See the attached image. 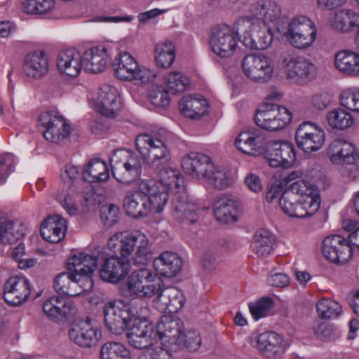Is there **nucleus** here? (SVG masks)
Wrapping results in <instances>:
<instances>
[{
	"instance_id": "nucleus-1",
	"label": "nucleus",
	"mask_w": 359,
	"mask_h": 359,
	"mask_svg": "<svg viewBox=\"0 0 359 359\" xmlns=\"http://www.w3.org/2000/svg\"><path fill=\"white\" fill-rule=\"evenodd\" d=\"M320 202L318 187L303 180L291 184L279 199L280 207L286 215L301 219L313 216Z\"/></svg>"
},
{
	"instance_id": "nucleus-2",
	"label": "nucleus",
	"mask_w": 359,
	"mask_h": 359,
	"mask_svg": "<svg viewBox=\"0 0 359 359\" xmlns=\"http://www.w3.org/2000/svg\"><path fill=\"white\" fill-rule=\"evenodd\" d=\"M106 48L94 47L86 50L82 55L75 48L62 51L57 58V68L62 74L70 77L77 76L81 68L86 72L99 73L104 70L107 64Z\"/></svg>"
},
{
	"instance_id": "nucleus-3",
	"label": "nucleus",
	"mask_w": 359,
	"mask_h": 359,
	"mask_svg": "<svg viewBox=\"0 0 359 359\" xmlns=\"http://www.w3.org/2000/svg\"><path fill=\"white\" fill-rule=\"evenodd\" d=\"M170 137L171 133L165 130L142 133L136 137V149L150 168L159 169L168 165L171 159Z\"/></svg>"
},
{
	"instance_id": "nucleus-4",
	"label": "nucleus",
	"mask_w": 359,
	"mask_h": 359,
	"mask_svg": "<svg viewBox=\"0 0 359 359\" xmlns=\"http://www.w3.org/2000/svg\"><path fill=\"white\" fill-rule=\"evenodd\" d=\"M166 320L167 316H163L156 325H154L137 318V320L132 323L126 334L128 343L136 349L147 348L158 341L164 346L165 332L160 327L165 325Z\"/></svg>"
},
{
	"instance_id": "nucleus-5",
	"label": "nucleus",
	"mask_w": 359,
	"mask_h": 359,
	"mask_svg": "<svg viewBox=\"0 0 359 359\" xmlns=\"http://www.w3.org/2000/svg\"><path fill=\"white\" fill-rule=\"evenodd\" d=\"M102 313L106 328L111 333L121 334L137 320V311L120 300H110L103 306Z\"/></svg>"
},
{
	"instance_id": "nucleus-6",
	"label": "nucleus",
	"mask_w": 359,
	"mask_h": 359,
	"mask_svg": "<svg viewBox=\"0 0 359 359\" xmlns=\"http://www.w3.org/2000/svg\"><path fill=\"white\" fill-rule=\"evenodd\" d=\"M164 324L160 327L165 332L164 346L176 344L189 351H196L201 346V338L199 333L194 330L185 331L180 318L167 316Z\"/></svg>"
},
{
	"instance_id": "nucleus-7",
	"label": "nucleus",
	"mask_w": 359,
	"mask_h": 359,
	"mask_svg": "<svg viewBox=\"0 0 359 359\" xmlns=\"http://www.w3.org/2000/svg\"><path fill=\"white\" fill-rule=\"evenodd\" d=\"M249 15L239 18L235 22V28L239 31L259 25H266L268 22L276 23L281 16L279 5L272 0H259L250 5Z\"/></svg>"
},
{
	"instance_id": "nucleus-8",
	"label": "nucleus",
	"mask_w": 359,
	"mask_h": 359,
	"mask_svg": "<svg viewBox=\"0 0 359 359\" xmlns=\"http://www.w3.org/2000/svg\"><path fill=\"white\" fill-rule=\"evenodd\" d=\"M281 58V65L287 79L292 82L304 85L316 78V67L309 59L292 56L289 52L284 53Z\"/></svg>"
},
{
	"instance_id": "nucleus-9",
	"label": "nucleus",
	"mask_w": 359,
	"mask_h": 359,
	"mask_svg": "<svg viewBox=\"0 0 359 359\" xmlns=\"http://www.w3.org/2000/svg\"><path fill=\"white\" fill-rule=\"evenodd\" d=\"M316 34L315 23L307 17L300 15L288 24L285 36L292 46L303 50L313 43Z\"/></svg>"
},
{
	"instance_id": "nucleus-10",
	"label": "nucleus",
	"mask_w": 359,
	"mask_h": 359,
	"mask_svg": "<svg viewBox=\"0 0 359 359\" xmlns=\"http://www.w3.org/2000/svg\"><path fill=\"white\" fill-rule=\"evenodd\" d=\"M292 116L285 107L274 103H265L255 114V123L260 128L277 131L290 123Z\"/></svg>"
},
{
	"instance_id": "nucleus-11",
	"label": "nucleus",
	"mask_w": 359,
	"mask_h": 359,
	"mask_svg": "<svg viewBox=\"0 0 359 359\" xmlns=\"http://www.w3.org/2000/svg\"><path fill=\"white\" fill-rule=\"evenodd\" d=\"M115 76L123 81H140L142 83L153 82L156 75L149 69H141L134 57L128 53H123L112 65Z\"/></svg>"
},
{
	"instance_id": "nucleus-12",
	"label": "nucleus",
	"mask_w": 359,
	"mask_h": 359,
	"mask_svg": "<svg viewBox=\"0 0 359 359\" xmlns=\"http://www.w3.org/2000/svg\"><path fill=\"white\" fill-rule=\"evenodd\" d=\"M235 24L233 29L227 25H220L212 30L209 43L212 52L221 57L231 56L236 49L238 41Z\"/></svg>"
},
{
	"instance_id": "nucleus-13",
	"label": "nucleus",
	"mask_w": 359,
	"mask_h": 359,
	"mask_svg": "<svg viewBox=\"0 0 359 359\" xmlns=\"http://www.w3.org/2000/svg\"><path fill=\"white\" fill-rule=\"evenodd\" d=\"M201 209L191 200L184 190L176 191L171 195L170 214L179 223L194 224L197 222Z\"/></svg>"
},
{
	"instance_id": "nucleus-14",
	"label": "nucleus",
	"mask_w": 359,
	"mask_h": 359,
	"mask_svg": "<svg viewBox=\"0 0 359 359\" xmlns=\"http://www.w3.org/2000/svg\"><path fill=\"white\" fill-rule=\"evenodd\" d=\"M298 147L306 153L319 150L325 142V133L316 124L305 121L299 126L295 133Z\"/></svg>"
},
{
	"instance_id": "nucleus-15",
	"label": "nucleus",
	"mask_w": 359,
	"mask_h": 359,
	"mask_svg": "<svg viewBox=\"0 0 359 359\" xmlns=\"http://www.w3.org/2000/svg\"><path fill=\"white\" fill-rule=\"evenodd\" d=\"M242 69L247 77L261 83L269 81L273 72L270 60L259 53L246 55L243 59Z\"/></svg>"
},
{
	"instance_id": "nucleus-16",
	"label": "nucleus",
	"mask_w": 359,
	"mask_h": 359,
	"mask_svg": "<svg viewBox=\"0 0 359 359\" xmlns=\"http://www.w3.org/2000/svg\"><path fill=\"white\" fill-rule=\"evenodd\" d=\"M265 156L271 167L289 168L296 159L294 144L288 141H271L266 144Z\"/></svg>"
},
{
	"instance_id": "nucleus-17",
	"label": "nucleus",
	"mask_w": 359,
	"mask_h": 359,
	"mask_svg": "<svg viewBox=\"0 0 359 359\" xmlns=\"http://www.w3.org/2000/svg\"><path fill=\"white\" fill-rule=\"evenodd\" d=\"M103 259H104V252L99 248L92 255L81 252L74 255L68 259L67 269L74 272L81 279H89Z\"/></svg>"
},
{
	"instance_id": "nucleus-18",
	"label": "nucleus",
	"mask_w": 359,
	"mask_h": 359,
	"mask_svg": "<svg viewBox=\"0 0 359 359\" xmlns=\"http://www.w3.org/2000/svg\"><path fill=\"white\" fill-rule=\"evenodd\" d=\"M30 292L29 281L26 277L11 276L4 285L3 297L8 305L17 306L28 300Z\"/></svg>"
},
{
	"instance_id": "nucleus-19",
	"label": "nucleus",
	"mask_w": 359,
	"mask_h": 359,
	"mask_svg": "<svg viewBox=\"0 0 359 359\" xmlns=\"http://www.w3.org/2000/svg\"><path fill=\"white\" fill-rule=\"evenodd\" d=\"M39 122L44 128L43 135L49 142H60L70 133V126L62 116L50 111L41 113Z\"/></svg>"
},
{
	"instance_id": "nucleus-20",
	"label": "nucleus",
	"mask_w": 359,
	"mask_h": 359,
	"mask_svg": "<svg viewBox=\"0 0 359 359\" xmlns=\"http://www.w3.org/2000/svg\"><path fill=\"white\" fill-rule=\"evenodd\" d=\"M352 248L348 239L339 235L327 236L323 241L322 252L331 262L344 264L352 255Z\"/></svg>"
},
{
	"instance_id": "nucleus-21",
	"label": "nucleus",
	"mask_w": 359,
	"mask_h": 359,
	"mask_svg": "<svg viewBox=\"0 0 359 359\" xmlns=\"http://www.w3.org/2000/svg\"><path fill=\"white\" fill-rule=\"evenodd\" d=\"M91 322V319L86 317L85 320L74 323L69 330L70 340L81 347L89 348L95 345L101 334Z\"/></svg>"
},
{
	"instance_id": "nucleus-22",
	"label": "nucleus",
	"mask_w": 359,
	"mask_h": 359,
	"mask_svg": "<svg viewBox=\"0 0 359 359\" xmlns=\"http://www.w3.org/2000/svg\"><path fill=\"white\" fill-rule=\"evenodd\" d=\"M100 276L102 280L116 283L123 279L129 272L130 262L129 259H122L118 255L107 257L101 262Z\"/></svg>"
},
{
	"instance_id": "nucleus-23",
	"label": "nucleus",
	"mask_w": 359,
	"mask_h": 359,
	"mask_svg": "<svg viewBox=\"0 0 359 359\" xmlns=\"http://www.w3.org/2000/svg\"><path fill=\"white\" fill-rule=\"evenodd\" d=\"M181 165L187 175L192 178L204 180L213 169L214 163L204 154L191 152L182 158Z\"/></svg>"
},
{
	"instance_id": "nucleus-24",
	"label": "nucleus",
	"mask_w": 359,
	"mask_h": 359,
	"mask_svg": "<svg viewBox=\"0 0 359 359\" xmlns=\"http://www.w3.org/2000/svg\"><path fill=\"white\" fill-rule=\"evenodd\" d=\"M236 33L243 34L242 42L245 47L250 49H266L273 41L271 29L266 25L259 24V27H246L243 31L236 29Z\"/></svg>"
},
{
	"instance_id": "nucleus-25",
	"label": "nucleus",
	"mask_w": 359,
	"mask_h": 359,
	"mask_svg": "<svg viewBox=\"0 0 359 359\" xmlns=\"http://www.w3.org/2000/svg\"><path fill=\"white\" fill-rule=\"evenodd\" d=\"M145 237L140 233H117L110 238L108 246L115 254L119 253L121 258L128 259L135 246H137Z\"/></svg>"
},
{
	"instance_id": "nucleus-26",
	"label": "nucleus",
	"mask_w": 359,
	"mask_h": 359,
	"mask_svg": "<svg viewBox=\"0 0 359 359\" xmlns=\"http://www.w3.org/2000/svg\"><path fill=\"white\" fill-rule=\"evenodd\" d=\"M119 154L125 159L123 163V170L121 172H113L114 177L117 181L124 184H130L139 179L142 166L138 155L129 150H120Z\"/></svg>"
},
{
	"instance_id": "nucleus-27",
	"label": "nucleus",
	"mask_w": 359,
	"mask_h": 359,
	"mask_svg": "<svg viewBox=\"0 0 359 359\" xmlns=\"http://www.w3.org/2000/svg\"><path fill=\"white\" fill-rule=\"evenodd\" d=\"M186 299L181 290L175 287H164L154 299L157 309L163 313H176L182 309Z\"/></svg>"
},
{
	"instance_id": "nucleus-28",
	"label": "nucleus",
	"mask_w": 359,
	"mask_h": 359,
	"mask_svg": "<svg viewBox=\"0 0 359 359\" xmlns=\"http://www.w3.org/2000/svg\"><path fill=\"white\" fill-rule=\"evenodd\" d=\"M122 108V102L116 88L109 85L100 87L97 97V110L104 116L114 118Z\"/></svg>"
},
{
	"instance_id": "nucleus-29",
	"label": "nucleus",
	"mask_w": 359,
	"mask_h": 359,
	"mask_svg": "<svg viewBox=\"0 0 359 359\" xmlns=\"http://www.w3.org/2000/svg\"><path fill=\"white\" fill-rule=\"evenodd\" d=\"M330 161L336 164H353L359 158V154L354 145L342 139H337L327 148Z\"/></svg>"
},
{
	"instance_id": "nucleus-30",
	"label": "nucleus",
	"mask_w": 359,
	"mask_h": 359,
	"mask_svg": "<svg viewBox=\"0 0 359 359\" xmlns=\"http://www.w3.org/2000/svg\"><path fill=\"white\" fill-rule=\"evenodd\" d=\"M147 200L148 196L142 189L141 182L138 190L128 193L124 196L123 205L126 213L133 218L147 216L150 212Z\"/></svg>"
},
{
	"instance_id": "nucleus-31",
	"label": "nucleus",
	"mask_w": 359,
	"mask_h": 359,
	"mask_svg": "<svg viewBox=\"0 0 359 359\" xmlns=\"http://www.w3.org/2000/svg\"><path fill=\"white\" fill-rule=\"evenodd\" d=\"M74 310L72 301L62 296H53L43 304L45 315L55 322H59L72 314Z\"/></svg>"
},
{
	"instance_id": "nucleus-32",
	"label": "nucleus",
	"mask_w": 359,
	"mask_h": 359,
	"mask_svg": "<svg viewBox=\"0 0 359 359\" xmlns=\"http://www.w3.org/2000/svg\"><path fill=\"white\" fill-rule=\"evenodd\" d=\"M266 140V135L259 129L243 131L237 136L235 144L238 149L248 155H255Z\"/></svg>"
},
{
	"instance_id": "nucleus-33",
	"label": "nucleus",
	"mask_w": 359,
	"mask_h": 359,
	"mask_svg": "<svg viewBox=\"0 0 359 359\" xmlns=\"http://www.w3.org/2000/svg\"><path fill=\"white\" fill-rule=\"evenodd\" d=\"M42 238L50 243H57L61 241L67 231V221L58 215L45 219L41 224Z\"/></svg>"
},
{
	"instance_id": "nucleus-34",
	"label": "nucleus",
	"mask_w": 359,
	"mask_h": 359,
	"mask_svg": "<svg viewBox=\"0 0 359 359\" xmlns=\"http://www.w3.org/2000/svg\"><path fill=\"white\" fill-rule=\"evenodd\" d=\"M142 189L148 196V206L149 211H154L160 213L165 205L167 203L169 197L171 198V192L165 187H160L154 182H142Z\"/></svg>"
},
{
	"instance_id": "nucleus-35",
	"label": "nucleus",
	"mask_w": 359,
	"mask_h": 359,
	"mask_svg": "<svg viewBox=\"0 0 359 359\" xmlns=\"http://www.w3.org/2000/svg\"><path fill=\"white\" fill-rule=\"evenodd\" d=\"M213 209L216 219L221 223L235 222L237 220V203L229 196H217Z\"/></svg>"
},
{
	"instance_id": "nucleus-36",
	"label": "nucleus",
	"mask_w": 359,
	"mask_h": 359,
	"mask_svg": "<svg viewBox=\"0 0 359 359\" xmlns=\"http://www.w3.org/2000/svg\"><path fill=\"white\" fill-rule=\"evenodd\" d=\"M154 266L161 276L172 278L180 271L182 261L177 253L166 251L154 260Z\"/></svg>"
},
{
	"instance_id": "nucleus-37",
	"label": "nucleus",
	"mask_w": 359,
	"mask_h": 359,
	"mask_svg": "<svg viewBox=\"0 0 359 359\" xmlns=\"http://www.w3.org/2000/svg\"><path fill=\"white\" fill-rule=\"evenodd\" d=\"M282 337L275 332L260 334L257 340L258 350L268 358H275L284 353Z\"/></svg>"
},
{
	"instance_id": "nucleus-38",
	"label": "nucleus",
	"mask_w": 359,
	"mask_h": 359,
	"mask_svg": "<svg viewBox=\"0 0 359 359\" xmlns=\"http://www.w3.org/2000/svg\"><path fill=\"white\" fill-rule=\"evenodd\" d=\"M24 72L32 79H41L48 70V61L43 50L27 54L24 66Z\"/></svg>"
},
{
	"instance_id": "nucleus-39",
	"label": "nucleus",
	"mask_w": 359,
	"mask_h": 359,
	"mask_svg": "<svg viewBox=\"0 0 359 359\" xmlns=\"http://www.w3.org/2000/svg\"><path fill=\"white\" fill-rule=\"evenodd\" d=\"M25 235V227L17 219L0 217V244H12Z\"/></svg>"
},
{
	"instance_id": "nucleus-40",
	"label": "nucleus",
	"mask_w": 359,
	"mask_h": 359,
	"mask_svg": "<svg viewBox=\"0 0 359 359\" xmlns=\"http://www.w3.org/2000/svg\"><path fill=\"white\" fill-rule=\"evenodd\" d=\"M334 67L348 76H359V54L348 50L336 53Z\"/></svg>"
},
{
	"instance_id": "nucleus-41",
	"label": "nucleus",
	"mask_w": 359,
	"mask_h": 359,
	"mask_svg": "<svg viewBox=\"0 0 359 359\" xmlns=\"http://www.w3.org/2000/svg\"><path fill=\"white\" fill-rule=\"evenodd\" d=\"M207 102L201 96L198 97L187 95L179 102V109L186 117L191 119H200L204 114Z\"/></svg>"
},
{
	"instance_id": "nucleus-42",
	"label": "nucleus",
	"mask_w": 359,
	"mask_h": 359,
	"mask_svg": "<svg viewBox=\"0 0 359 359\" xmlns=\"http://www.w3.org/2000/svg\"><path fill=\"white\" fill-rule=\"evenodd\" d=\"M158 175L159 182L163 187L171 192V195L176 191L184 190L183 186L184 179L179 171L171 167L163 166L159 169H154Z\"/></svg>"
},
{
	"instance_id": "nucleus-43",
	"label": "nucleus",
	"mask_w": 359,
	"mask_h": 359,
	"mask_svg": "<svg viewBox=\"0 0 359 359\" xmlns=\"http://www.w3.org/2000/svg\"><path fill=\"white\" fill-rule=\"evenodd\" d=\"M109 177L107 163L100 158L90 160L83 172L84 180L90 183L104 182Z\"/></svg>"
},
{
	"instance_id": "nucleus-44",
	"label": "nucleus",
	"mask_w": 359,
	"mask_h": 359,
	"mask_svg": "<svg viewBox=\"0 0 359 359\" xmlns=\"http://www.w3.org/2000/svg\"><path fill=\"white\" fill-rule=\"evenodd\" d=\"M81 279L74 273L62 272L59 273L54 280V288L57 293L66 296L74 297L80 294L73 290L72 286H76Z\"/></svg>"
},
{
	"instance_id": "nucleus-45",
	"label": "nucleus",
	"mask_w": 359,
	"mask_h": 359,
	"mask_svg": "<svg viewBox=\"0 0 359 359\" xmlns=\"http://www.w3.org/2000/svg\"><path fill=\"white\" fill-rule=\"evenodd\" d=\"M332 25L342 32H348L354 28L359 30V15L351 10L341 9L336 12Z\"/></svg>"
},
{
	"instance_id": "nucleus-46",
	"label": "nucleus",
	"mask_w": 359,
	"mask_h": 359,
	"mask_svg": "<svg viewBox=\"0 0 359 359\" xmlns=\"http://www.w3.org/2000/svg\"><path fill=\"white\" fill-rule=\"evenodd\" d=\"M255 238V252L259 257L270 255L276 245L274 235L267 229H261L256 231Z\"/></svg>"
},
{
	"instance_id": "nucleus-47",
	"label": "nucleus",
	"mask_w": 359,
	"mask_h": 359,
	"mask_svg": "<svg viewBox=\"0 0 359 359\" xmlns=\"http://www.w3.org/2000/svg\"><path fill=\"white\" fill-rule=\"evenodd\" d=\"M155 61L162 68L170 67L175 59V46L170 41L159 42L155 46Z\"/></svg>"
},
{
	"instance_id": "nucleus-48",
	"label": "nucleus",
	"mask_w": 359,
	"mask_h": 359,
	"mask_svg": "<svg viewBox=\"0 0 359 359\" xmlns=\"http://www.w3.org/2000/svg\"><path fill=\"white\" fill-rule=\"evenodd\" d=\"M204 181L219 190L226 189L233 183L231 173L215 164L213 169L208 174Z\"/></svg>"
},
{
	"instance_id": "nucleus-49",
	"label": "nucleus",
	"mask_w": 359,
	"mask_h": 359,
	"mask_svg": "<svg viewBox=\"0 0 359 359\" xmlns=\"http://www.w3.org/2000/svg\"><path fill=\"white\" fill-rule=\"evenodd\" d=\"M101 359H130V351L121 343L107 341L100 348Z\"/></svg>"
},
{
	"instance_id": "nucleus-50",
	"label": "nucleus",
	"mask_w": 359,
	"mask_h": 359,
	"mask_svg": "<svg viewBox=\"0 0 359 359\" xmlns=\"http://www.w3.org/2000/svg\"><path fill=\"white\" fill-rule=\"evenodd\" d=\"M327 120L330 126L341 130L350 128L354 123L353 116L340 108L329 111L327 114Z\"/></svg>"
},
{
	"instance_id": "nucleus-51",
	"label": "nucleus",
	"mask_w": 359,
	"mask_h": 359,
	"mask_svg": "<svg viewBox=\"0 0 359 359\" xmlns=\"http://www.w3.org/2000/svg\"><path fill=\"white\" fill-rule=\"evenodd\" d=\"M55 0H27L22 3V11L27 14L43 15L55 8Z\"/></svg>"
},
{
	"instance_id": "nucleus-52",
	"label": "nucleus",
	"mask_w": 359,
	"mask_h": 359,
	"mask_svg": "<svg viewBox=\"0 0 359 359\" xmlns=\"http://www.w3.org/2000/svg\"><path fill=\"white\" fill-rule=\"evenodd\" d=\"M318 316L322 318H336L342 312L341 304L336 301L322 299L316 304Z\"/></svg>"
},
{
	"instance_id": "nucleus-53",
	"label": "nucleus",
	"mask_w": 359,
	"mask_h": 359,
	"mask_svg": "<svg viewBox=\"0 0 359 359\" xmlns=\"http://www.w3.org/2000/svg\"><path fill=\"white\" fill-rule=\"evenodd\" d=\"M165 80L169 91L172 94L184 91L189 84V79L179 72L169 73Z\"/></svg>"
},
{
	"instance_id": "nucleus-54",
	"label": "nucleus",
	"mask_w": 359,
	"mask_h": 359,
	"mask_svg": "<svg viewBox=\"0 0 359 359\" xmlns=\"http://www.w3.org/2000/svg\"><path fill=\"white\" fill-rule=\"evenodd\" d=\"M274 304L273 299L269 297H264L255 303L249 304L252 318L257 320L265 317Z\"/></svg>"
},
{
	"instance_id": "nucleus-55",
	"label": "nucleus",
	"mask_w": 359,
	"mask_h": 359,
	"mask_svg": "<svg viewBox=\"0 0 359 359\" xmlns=\"http://www.w3.org/2000/svg\"><path fill=\"white\" fill-rule=\"evenodd\" d=\"M340 103L346 109L359 113V89L349 88L342 91Z\"/></svg>"
},
{
	"instance_id": "nucleus-56",
	"label": "nucleus",
	"mask_w": 359,
	"mask_h": 359,
	"mask_svg": "<svg viewBox=\"0 0 359 359\" xmlns=\"http://www.w3.org/2000/svg\"><path fill=\"white\" fill-rule=\"evenodd\" d=\"M137 248V249L132 258V262L135 266L145 267L152 259L151 253L148 247V240L146 237Z\"/></svg>"
},
{
	"instance_id": "nucleus-57",
	"label": "nucleus",
	"mask_w": 359,
	"mask_h": 359,
	"mask_svg": "<svg viewBox=\"0 0 359 359\" xmlns=\"http://www.w3.org/2000/svg\"><path fill=\"white\" fill-rule=\"evenodd\" d=\"M119 215V208L114 204L103 205L100 209V219L107 227H111L118 222Z\"/></svg>"
},
{
	"instance_id": "nucleus-58",
	"label": "nucleus",
	"mask_w": 359,
	"mask_h": 359,
	"mask_svg": "<svg viewBox=\"0 0 359 359\" xmlns=\"http://www.w3.org/2000/svg\"><path fill=\"white\" fill-rule=\"evenodd\" d=\"M149 97L151 102L156 107L165 108L170 104L168 92L163 86H157L151 90Z\"/></svg>"
},
{
	"instance_id": "nucleus-59",
	"label": "nucleus",
	"mask_w": 359,
	"mask_h": 359,
	"mask_svg": "<svg viewBox=\"0 0 359 359\" xmlns=\"http://www.w3.org/2000/svg\"><path fill=\"white\" fill-rule=\"evenodd\" d=\"M314 331L316 336L322 340H335L340 337L339 331L327 323L318 324Z\"/></svg>"
},
{
	"instance_id": "nucleus-60",
	"label": "nucleus",
	"mask_w": 359,
	"mask_h": 359,
	"mask_svg": "<svg viewBox=\"0 0 359 359\" xmlns=\"http://www.w3.org/2000/svg\"><path fill=\"white\" fill-rule=\"evenodd\" d=\"M132 280H139L143 284L154 282L156 274H154L150 269L146 267H140V269L135 270L129 276Z\"/></svg>"
},
{
	"instance_id": "nucleus-61",
	"label": "nucleus",
	"mask_w": 359,
	"mask_h": 359,
	"mask_svg": "<svg viewBox=\"0 0 359 359\" xmlns=\"http://www.w3.org/2000/svg\"><path fill=\"white\" fill-rule=\"evenodd\" d=\"M331 97L328 93L320 92L314 94L311 97L313 107L318 110H324L330 103Z\"/></svg>"
},
{
	"instance_id": "nucleus-62",
	"label": "nucleus",
	"mask_w": 359,
	"mask_h": 359,
	"mask_svg": "<svg viewBox=\"0 0 359 359\" xmlns=\"http://www.w3.org/2000/svg\"><path fill=\"white\" fill-rule=\"evenodd\" d=\"M142 289H144V284L142 283L139 280H132L131 277L128 276L126 283V289L123 290V295L140 297Z\"/></svg>"
},
{
	"instance_id": "nucleus-63",
	"label": "nucleus",
	"mask_w": 359,
	"mask_h": 359,
	"mask_svg": "<svg viewBox=\"0 0 359 359\" xmlns=\"http://www.w3.org/2000/svg\"><path fill=\"white\" fill-rule=\"evenodd\" d=\"M267 282L269 285L283 287L287 286L290 282V278L284 273H275L269 276Z\"/></svg>"
},
{
	"instance_id": "nucleus-64",
	"label": "nucleus",
	"mask_w": 359,
	"mask_h": 359,
	"mask_svg": "<svg viewBox=\"0 0 359 359\" xmlns=\"http://www.w3.org/2000/svg\"><path fill=\"white\" fill-rule=\"evenodd\" d=\"M201 264L205 270L211 271L218 264L217 257L212 251L207 250L203 253Z\"/></svg>"
}]
</instances>
